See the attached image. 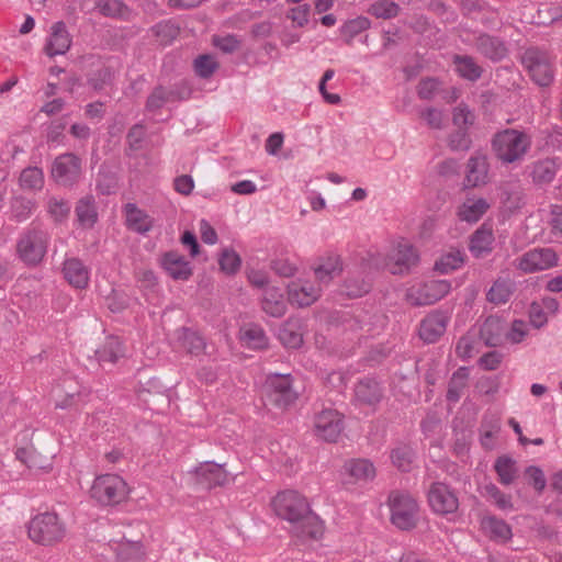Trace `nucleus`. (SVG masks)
Masks as SVG:
<instances>
[{"instance_id": "nucleus-1", "label": "nucleus", "mask_w": 562, "mask_h": 562, "mask_svg": "<svg viewBox=\"0 0 562 562\" xmlns=\"http://www.w3.org/2000/svg\"><path fill=\"white\" fill-rule=\"evenodd\" d=\"M272 507L280 518L292 525L293 532L299 538L317 540L323 536V521L299 492L286 490L278 493L272 499Z\"/></svg>"}, {"instance_id": "nucleus-2", "label": "nucleus", "mask_w": 562, "mask_h": 562, "mask_svg": "<svg viewBox=\"0 0 562 562\" xmlns=\"http://www.w3.org/2000/svg\"><path fill=\"white\" fill-rule=\"evenodd\" d=\"M531 146V137L516 128L497 132L492 139L496 157L504 164H513L524 158Z\"/></svg>"}, {"instance_id": "nucleus-3", "label": "nucleus", "mask_w": 562, "mask_h": 562, "mask_svg": "<svg viewBox=\"0 0 562 562\" xmlns=\"http://www.w3.org/2000/svg\"><path fill=\"white\" fill-rule=\"evenodd\" d=\"M27 535L35 543L53 546L65 538L66 526L56 513L45 512L29 521Z\"/></svg>"}, {"instance_id": "nucleus-4", "label": "nucleus", "mask_w": 562, "mask_h": 562, "mask_svg": "<svg viewBox=\"0 0 562 562\" xmlns=\"http://www.w3.org/2000/svg\"><path fill=\"white\" fill-rule=\"evenodd\" d=\"M520 63L531 80L546 88L554 80V67L548 50L538 46H529L520 55Z\"/></svg>"}, {"instance_id": "nucleus-5", "label": "nucleus", "mask_w": 562, "mask_h": 562, "mask_svg": "<svg viewBox=\"0 0 562 562\" xmlns=\"http://www.w3.org/2000/svg\"><path fill=\"white\" fill-rule=\"evenodd\" d=\"M391 522L403 531L413 530L418 522L419 506L417 501L405 492L393 491L389 495Z\"/></svg>"}, {"instance_id": "nucleus-6", "label": "nucleus", "mask_w": 562, "mask_h": 562, "mask_svg": "<svg viewBox=\"0 0 562 562\" xmlns=\"http://www.w3.org/2000/svg\"><path fill=\"white\" fill-rule=\"evenodd\" d=\"M49 243V234L40 227L25 231L16 243L19 258L29 267L38 266L46 252Z\"/></svg>"}, {"instance_id": "nucleus-7", "label": "nucleus", "mask_w": 562, "mask_h": 562, "mask_svg": "<svg viewBox=\"0 0 562 562\" xmlns=\"http://www.w3.org/2000/svg\"><path fill=\"white\" fill-rule=\"evenodd\" d=\"M126 482L117 474H103L93 481L90 496L102 506H115L127 498Z\"/></svg>"}, {"instance_id": "nucleus-8", "label": "nucleus", "mask_w": 562, "mask_h": 562, "mask_svg": "<svg viewBox=\"0 0 562 562\" xmlns=\"http://www.w3.org/2000/svg\"><path fill=\"white\" fill-rule=\"evenodd\" d=\"M293 383L294 378L290 373H269L263 385L268 401L278 408H288L299 397Z\"/></svg>"}, {"instance_id": "nucleus-9", "label": "nucleus", "mask_w": 562, "mask_h": 562, "mask_svg": "<svg viewBox=\"0 0 562 562\" xmlns=\"http://www.w3.org/2000/svg\"><path fill=\"white\" fill-rule=\"evenodd\" d=\"M427 499L432 512L441 516L454 514L459 508L456 491L443 482L431 483Z\"/></svg>"}, {"instance_id": "nucleus-10", "label": "nucleus", "mask_w": 562, "mask_h": 562, "mask_svg": "<svg viewBox=\"0 0 562 562\" xmlns=\"http://www.w3.org/2000/svg\"><path fill=\"white\" fill-rule=\"evenodd\" d=\"M191 473L193 474L195 485L206 491L223 486L228 482V472L225 469V464L214 461L200 463Z\"/></svg>"}, {"instance_id": "nucleus-11", "label": "nucleus", "mask_w": 562, "mask_h": 562, "mask_svg": "<svg viewBox=\"0 0 562 562\" xmlns=\"http://www.w3.org/2000/svg\"><path fill=\"white\" fill-rule=\"evenodd\" d=\"M384 396L382 383L374 376H363L353 387V398L358 406L375 409Z\"/></svg>"}, {"instance_id": "nucleus-12", "label": "nucleus", "mask_w": 562, "mask_h": 562, "mask_svg": "<svg viewBox=\"0 0 562 562\" xmlns=\"http://www.w3.org/2000/svg\"><path fill=\"white\" fill-rule=\"evenodd\" d=\"M450 290V281L430 280L412 291L408 299L414 306L431 305L445 297Z\"/></svg>"}, {"instance_id": "nucleus-13", "label": "nucleus", "mask_w": 562, "mask_h": 562, "mask_svg": "<svg viewBox=\"0 0 562 562\" xmlns=\"http://www.w3.org/2000/svg\"><path fill=\"white\" fill-rule=\"evenodd\" d=\"M344 429V417L335 409H324L315 417L314 431L327 442H336Z\"/></svg>"}, {"instance_id": "nucleus-14", "label": "nucleus", "mask_w": 562, "mask_h": 562, "mask_svg": "<svg viewBox=\"0 0 562 562\" xmlns=\"http://www.w3.org/2000/svg\"><path fill=\"white\" fill-rule=\"evenodd\" d=\"M475 50L492 63L504 60L509 53L506 42L486 32H476L474 35Z\"/></svg>"}, {"instance_id": "nucleus-15", "label": "nucleus", "mask_w": 562, "mask_h": 562, "mask_svg": "<svg viewBox=\"0 0 562 562\" xmlns=\"http://www.w3.org/2000/svg\"><path fill=\"white\" fill-rule=\"evenodd\" d=\"M559 257L552 248H536L519 258L518 269L525 273H533L558 266Z\"/></svg>"}, {"instance_id": "nucleus-16", "label": "nucleus", "mask_w": 562, "mask_h": 562, "mask_svg": "<svg viewBox=\"0 0 562 562\" xmlns=\"http://www.w3.org/2000/svg\"><path fill=\"white\" fill-rule=\"evenodd\" d=\"M448 321L442 311L428 314L419 324V338L426 344H435L445 334Z\"/></svg>"}, {"instance_id": "nucleus-17", "label": "nucleus", "mask_w": 562, "mask_h": 562, "mask_svg": "<svg viewBox=\"0 0 562 562\" xmlns=\"http://www.w3.org/2000/svg\"><path fill=\"white\" fill-rule=\"evenodd\" d=\"M160 265L173 280L187 281L193 274V269L184 256L170 250L161 256Z\"/></svg>"}, {"instance_id": "nucleus-18", "label": "nucleus", "mask_w": 562, "mask_h": 562, "mask_svg": "<svg viewBox=\"0 0 562 562\" xmlns=\"http://www.w3.org/2000/svg\"><path fill=\"white\" fill-rule=\"evenodd\" d=\"M312 269L318 282L328 284L342 272V259L339 255L327 254L326 256L318 257Z\"/></svg>"}, {"instance_id": "nucleus-19", "label": "nucleus", "mask_w": 562, "mask_h": 562, "mask_svg": "<svg viewBox=\"0 0 562 562\" xmlns=\"http://www.w3.org/2000/svg\"><path fill=\"white\" fill-rule=\"evenodd\" d=\"M391 259L393 260L391 272L393 274H405L417 267L419 255L413 245L405 243L397 245Z\"/></svg>"}, {"instance_id": "nucleus-20", "label": "nucleus", "mask_w": 562, "mask_h": 562, "mask_svg": "<svg viewBox=\"0 0 562 562\" xmlns=\"http://www.w3.org/2000/svg\"><path fill=\"white\" fill-rule=\"evenodd\" d=\"M71 45V37L64 21L54 23L50 27V35L45 45V53L49 57L66 54Z\"/></svg>"}, {"instance_id": "nucleus-21", "label": "nucleus", "mask_w": 562, "mask_h": 562, "mask_svg": "<svg viewBox=\"0 0 562 562\" xmlns=\"http://www.w3.org/2000/svg\"><path fill=\"white\" fill-rule=\"evenodd\" d=\"M506 328V322L503 318L490 315L480 328V338L487 347L502 346Z\"/></svg>"}, {"instance_id": "nucleus-22", "label": "nucleus", "mask_w": 562, "mask_h": 562, "mask_svg": "<svg viewBox=\"0 0 562 562\" xmlns=\"http://www.w3.org/2000/svg\"><path fill=\"white\" fill-rule=\"evenodd\" d=\"M126 227L137 234L145 235L154 226V220L135 203H126L123 207Z\"/></svg>"}, {"instance_id": "nucleus-23", "label": "nucleus", "mask_w": 562, "mask_h": 562, "mask_svg": "<svg viewBox=\"0 0 562 562\" xmlns=\"http://www.w3.org/2000/svg\"><path fill=\"white\" fill-rule=\"evenodd\" d=\"M145 137H146V128L140 123L134 124L128 130L127 135H126V144H127L126 155L130 158V166H133L134 167V171H136L138 173H143V172H146V171L140 169V168H138L136 162L133 164L132 159H134V160L140 159L145 164H147V160H148L147 157H145V156L138 157L137 156V153L140 149H143V147H144Z\"/></svg>"}, {"instance_id": "nucleus-24", "label": "nucleus", "mask_w": 562, "mask_h": 562, "mask_svg": "<svg viewBox=\"0 0 562 562\" xmlns=\"http://www.w3.org/2000/svg\"><path fill=\"white\" fill-rule=\"evenodd\" d=\"M278 339L288 349H299L303 345V323L300 318L290 317L278 330Z\"/></svg>"}, {"instance_id": "nucleus-25", "label": "nucleus", "mask_w": 562, "mask_h": 562, "mask_svg": "<svg viewBox=\"0 0 562 562\" xmlns=\"http://www.w3.org/2000/svg\"><path fill=\"white\" fill-rule=\"evenodd\" d=\"M63 274L76 289H86L89 284V269L79 258H67L63 263Z\"/></svg>"}, {"instance_id": "nucleus-26", "label": "nucleus", "mask_w": 562, "mask_h": 562, "mask_svg": "<svg viewBox=\"0 0 562 562\" xmlns=\"http://www.w3.org/2000/svg\"><path fill=\"white\" fill-rule=\"evenodd\" d=\"M75 214L81 228H93L99 220L94 196L92 194H87L80 198L76 203Z\"/></svg>"}, {"instance_id": "nucleus-27", "label": "nucleus", "mask_w": 562, "mask_h": 562, "mask_svg": "<svg viewBox=\"0 0 562 562\" xmlns=\"http://www.w3.org/2000/svg\"><path fill=\"white\" fill-rule=\"evenodd\" d=\"M372 283L362 272L349 273L339 288V293L348 299L361 297L369 293Z\"/></svg>"}, {"instance_id": "nucleus-28", "label": "nucleus", "mask_w": 562, "mask_h": 562, "mask_svg": "<svg viewBox=\"0 0 562 562\" xmlns=\"http://www.w3.org/2000/svg\"><path fill=\"white\" fill-rule=\"evenodd\" d=\"M494 235L485 224L480 226L470 237L469 249L475 258H482L492 252Z\"/></svg>"}, {"instance_id": "nucleus-29", "label": "nucleus", "mask_w": 562, "mask_h": 562, "mask_svg": "<svg viewBox=\"0 0 562 562\" xmlns=\"http://www.w3.org/2000/svg\"><path fill=\"white\" fill-rule=\"evenodd\" d=\"M467 255L463 250L451 247L442 252L435 261L434 271L448 274L460 269L465 262Z\"/></svg>"}, {"instance_id": "nucleus-30", "label": "nucleus", "mask_w": 562, "mask_h": 562, "mask_svg": "<svg viewBox=\"0 0 562 562\" xmlns=\"http://www.w3.org/2000/svg\"><path fill=\"white\" fill-rule=\"evenodd\" d=\"M261 308L269 316L282 317L286 312V303L281 289L277 286L267 288L261 301Z\"/></svg>"}, {"instance_id": "nucleus-31", "label": "nucleus", "mask_w": 562, "mask_h": 562, "mask_svg": "<svg viewBox=\"0 0 562 562\" xmlns=\"http://www.w3.org/2000/svg\"><path fill=\"white\" fill-rule=\"evenodd\" d=\"M416 459V449L411 443L400 442L391 451L393 465L404 473L413 470Z\"/></svg>"}, {"instance_id": "nucleus-32", "label": "nucleus", "mask_w": 562, "mask_h": 562, "mask_svg": "<svg viewBox=\"0 0 562 562\" xmlns=\"http://www.w3.org/2000/svg\"><path fill=\"white\" fill-rule=\"evenodd\" d=\"M481 526L493 541L505 543L513 537L512 527L496 516L484 517L481 520Z\"/></svg>"}, {"instance_id": "nucleus-33", "label": "nucleus", "mask_w": 562, "mask_h": 562, "mask_svg": "<svg viewBox=\"0 0 562 562\" xmlns=\"http://www.w3.org/2000/svg\"><path fill=\"white\" fill-rule=\"evenodd\" d=\"M452 64L456 72L463 79L475 82L483 75V68L475 61L473 56L454 54Z\"/></svg>"}, {"instance_id": "nucleus-34", "label": "nucleus", "mask_w": 562, "mask_h": 562, "mask_svg": "<svg viewBox=\"0 0 562 562\" xmlns=\"http://www.w3.org/2000/svg\"><path fill=\"white\" fill-rule=\"evenodd\" d=\"M94 355L101 366L105 363L114 364L124 356V347L119 337L109 336L104 344L94 351Z\"/></svg>"}, {"instance_id": "nucleus-35", "label": "nucleus", "mask_w": 562, "mask_h": 562, "mask_svg": "<svg viewBox=\"0 0 562 562\" xmlns=\"http://www.w3.org/2000/svg\"><path fill=\"white\" fill-rule=\"evenodd\" d=\"M178 340L181 346L192 356H199L204 352L206 342L204 337L189 327H181L177 330Z\"/></svg>"}, {"instance_id": "nucleus-36", "label": "nucleus", "mask_w": 562, "mask_h": 562, "mask_svg": "<svg viewBox=\"0 0 562 562\" xmlns=\"http://www.w3.org/2000/svg\"><path fill=\"white\" fill-rule=\"evenodd\" d=\"M515 291V284L509 279L498 278L486 293V300L495 305L505 304Z\"/></svg>"}, {"instance_id": "nucleus-37", "label": "nucleus", "mask_w": 562, "mask_h": 562, "mask_svg": "<svg viewBox=\"0 0 562 562\" xmlns=\"http://www.w3.org/2000/svg\"><path fill=\"white\" fill-rule=\"evenodd\" d=\"M115 72L110 66H101L88 74L87 85L95 92H101L108 87L113 86Z\"/></svg>"}, {"instance_id": "nucleus-38", "label": "nucleus", "mask_w": 562, "mask_h": 562, "mask_svg": "<svg viewBox=\"0 0 562 562\" xmlns=\"http://www.w3.org/2000/svg\"><path fill=\"white\" fill-rule=\"evenodd\" d=\"M289 301L297 304L300 307L310 306L318 297L317 290L313 285H299L291 283L288 285Z\"/></svg>"}, {"instance_id": "nucleus-39", "label": "nucleus", "mask_w": 562, "mask_h": 562, "mask_svg": "<svg viewBox=\"0 0 562 562\" xmlns=\"http://www.w3.org/2000/svg\"><path fill=\"white\" fill-rule=\"evenodd\" d=\"M81 169V160L74 154L58 156L53 165L52 176H77Z\"/></svg>"}, {"instance_id": "nucleus-40", "label": "nucleus", "mask_w": 562, "mask_h": 562, "mask_svg": "<svg viewBox=\"0 0 562 562\" xmlns=\"http://www.w3.org/2000/svg\"><path fill=\"white\" fill-rule=\"evenodd\" d=\"M488 207L490 205L487 201L483 198H480L475 201L464 202L460 207L458 215L461 221H465L468 223H476L486 213Z\"/></svg>"}, {"instance_id": "nucleus-41", "label": "nucleus", "mask_w": 562, "mask_h": 562, "mask_svg": "<svg viewBox=\"0 0 562 562\" xmlns=\"http://www.w3.org/2000/svg\"><path fill=\"white\" fill-rule=\"evenodd\" d=\"M241 340L252 349H262L268 346V337L258 324H248L240 329Z\"/></svg>"}, {"instance_id": "nucleus-42", "label": "nucleus", "mask_w": 562, "mask_h": 562, "mask_svg": "<svg viewBox=\"0 0 562 562\" xmlns=\"http://www.w3.org/2000/svg\"><path fill=\"white\" fill-rule=\"evenodd\" d=\"M345 470L357 481H369L375 476V468L367 459L350 460L345 464Z\"/></svg>"}, {"instance_id": "nucleus-43", "label": "nucleus", "mask_w": 562, "mask_h": 562, "mask_svg": "<svg viewBox=\"0 0 562 562\" xmlns=\"http://www.w3.org/2000/svg\"><path fill=\"white\" fill-rule=\"evenodd\" d=\"M95 8L104 16L128 20L130 8L121 0H97Z\"/></svg>"}, {"instance_id": "nucleus-44", "label": "nucleus", "mask_w": 562, "mask_h": 562, "mask_svg": "<svg viewBox=\"0 0 562 562\" xmlns=\"http://www.w3.org/2000/svg\"><path fill=\"white\" fill-rule=\"evenodd\" d=\"M145 552L139 541L122 542L116 548V562H144Z\"/></svg>"}, {"instance_id": "nucleus-45", "label": "nucleus", "mask_w": 562, "mask_h": 562, "mask_svg": "<svg viewBox=\"0 0 562 562\" xmlns=\"http://www.w3.org/2000/svg\"><path fill=\"white\" fill-rule=\"evenodd\" d=\"M516 462L509 456H501L494 463V469L498 475L499 482L504 485H509L514 482L516 476Z\"/></svg>"}, {"instance_id": "nucleus-46", "label": "nucleus", "mask_w": 562, "mask_h": 562, "mask_svg": "<svg viewBox=\"0 0 562 562\" xmlns=\"http://www.w3.org/2000/svg\"><path fill=\"white\" fill-rule=\"evenodd\" d=\"M170 102L172 101L169 95L167 87L158 85L151 90V92L147 97L145 103V111L149 113H156L157 111L162 109L165 104Z\"/></svg>"}, {"instance_id": "nucleus-47", "label": "nucleus", "mask_w": 562, "mask_h": 562, "mask_svg": "<svg viewBox=\"0 0 562 562\" xmlns=\"http://www.w3.org/2000/svg\"><path fill=\"white\" fill-rule=\"evenodd\" d=\"M161 44H170L180 33L179 26L171 20L161 21L150 29Z\"/></svg>"}, {"instance_id": "nucleus-48", "label": "nucleus", "mask_w": 562, "mask_h": 562, "mask_svg": "<svg viewBox=\"0 0 562 562\" xmlns=\"http://www.w3.org/2000/svg\"><path fill=\"white\" fill-rule=\"evenodd\" d=\"M218 265L224 273L234 276L240 269L241 258L234 249L225 248L218 257Z\"/></svg>"}, {"instance_id": "nucleus-49", "label": "nucleus", "mask_w": 562, "mask_h": 562, "mask_svg": "<svg viewBox=\"0 0 562 562\" xmlns=\"http://www.w3.org/2000/svg\"><path fill=\"white\" fill-rule=\"evenodd\" d=\"M371 23L366 16H357L356 19L349 20L344 23L340 29L342 36L346 38L348 45L351 44L352 40L361 32L368 30Z\"/></svg>"}, {"instance_id": "nucleus-50", "label": "nucleus", "mask_w": 562, "mask_h": 562, "mask_svg": "<svg viewBox=\"0 0 562 562\" xmlns=\"http://www.w3.org/2000/svg\"><path fill=\"white\" fill-rule=\"evenodd\" d=\"M369 12L379 19H392L400 12V5L390 0H378L371 4Z\"/></svg>"}, {"instance_id": "nucleus-51", "label": "nucleus", "mask_w": 562, "mask_h": 562, "mask_svg": "<svg viewBox=\"0 0 562 562\" xmlns=\"http://www.w3.org/2000/svg\"><path fill=\"white\" fill-rule=\"evenodd\" d=\"M561 167L560 158L548 157L533 162L530 176H554Z\"/></svg>"}, {"instance_id": "nucleus-52", "label": "nucleus", "mask_w": 562, "mask_h": 562, "mask_svg": "<svg viewBox=\"0 0 562 562\" xmlns=\"http://www.w3.org/2000/svg\"><path fill=\"white\" fill-rule=\"evenodd\" d=\"M217 68L218 64L211 55H200L194 60V70L203 79L210 78Z\"/></svg>"}, {"instance_id": "nucleus-53", "label": "nucleus", "mask_w": 562, "mask_h": 562, "mask_svg": "<svg viewBox=\"0 0 562 562\" xmlns=\"http://www.w3.org/2000/svg\"><path fill=\"white\" fill-rule=\"evenodd\" d=\"M485 492L491 497L499 509H513V503L509 495L503 493L495 484L490 483L485 486Z\"/></svg>"}, {"instance_id": "nucleus-54", "label": "nucleus", "mask_w": 562, "mask_h": 562, "mask_svg": "<svg viewBox=\"0 0 562 562\" xmlns=\"http://www.w3.org/2000/svg\"><path fill=\"white\" fill-rule=\"evenodd\" d=\"M486 3L484 0H461L460 11L463 16L476 21L481 11L486 10Z\"/></svg>"}, {"instance_id": "nucleus-55", "label": "nucleus", "mask_w": 562, "mask_h": 562, "mask_svg": "<svg viewBox=\"0 0 562 562\" xmlns=\"http://www.w3.org/2000/svg\"><path fill=\"white\" fill-rule=\"evenodd\" d=\"M440 81L437 78L428 77L422 79L417 86V94L423 100H431L439 91Z\"/></svg>"}, {"instance_id": "nucleus-56", "label": "nucleus", "mask_w": 562, "mask_h": 562, "mask_svg": "<svg viewBox=\"0 0 562 562\" xmlns=\"http://www.w3.org/2000/svg\"><path fill=\"white\" fill-rule=\"evenodd\" d=\"M471 146V138L467 128H458L449 136V147L452 150H468Z\"/></svg>"}, {"instance_id": "nucleus-57", "label": "nucleus", "mask_w": 562, "mask_h": 562, "mask_svg": "<svg viewBox=\"0 0 562 562\" xmlns=\"http://www.w3.org/2000/svg\"><path fill=\"white\" fill-rule=\"evenodd\" d=\"M525 475L528 477V483L532 485L539 494L543 492L547 480L544 477L543 471L540 468L536 465H529L525 470Z\"/></svg>"}, {"instance_id": "nucleus-58", "label": "nucleus", "mask_w": 562, "mask_h": 562, "mask_svg": "<svg viewBox=\"0 0 562 562\" xmlns=\"http://www.w3.org/2000/svg\"><path fill=\"white\" fill-rule=\"evenodd\" d=\"M475 387L480 393L488 396L495 395L501 387V378L495 376H482L477 380Z\"/></svg>"}, {"instance_id": "nucleus-59", "label": "nucleus", "mask_w": 562, "mask_h": 562, "mask_svg": "<svg viewBox=\"0 0 562 562\" xmlns=\"http://www.w3.org/2000/svg\"><path fill=\"white\" fill-rule=\"evenodd\" d=\"M474 114L464 104H459L453 110L452 121L459 128H465L468 125H472L474 123Z\"/></svg>"}, {"instance_id": "nucleus-60", "label": "nucleus", "mask_w": 562, "mask_h": 562, "mask_svg": "<svg viewBox=\"0 0 562 562\" xmlns=\"http://www.w3.org/2000/svg\"><path fill=\"white\" fill-rule=\"evenodd\" d=\"M270 268L276 274L282 278H291L297 271L296 266L291 263L289 259L284 258H277L271 260Z\"/></svg>"}, {"instance_id": "nucleus-61", "label": "nucleus", "mask_w": 562, "mask_h": 562, "mask_svg": "<svg viewBox=\"0 0 562 562\" xmlns=\"http://www.w3.org/2000/svg\"><path fill=\"white\" fill-rule=\"evenodd\" d=\"M172 102L188 100L191 97L192 90L186 80H180L167 87Z\"/></svg>"}, {"instance_id": "nucleus-62", "label": "nucleus", "mask_w": 562, "mask_h": 562, "mask_svg": "<svg viewBox=\"0 0 562 562\" xmlns=\"http://www.w3.org/2000/svg\"><path fill=\"white\" fill-rule=\"evenodd\" d=\"M528 314L530 324L535 328L540 329L547 325L548 317L540 303L536 301L531 302V304L529 305Z\"/></svg>"}, {"instance_id": "nucleus-63", "label": "nucleus", "mask_w": 562, "mask_h": 562, "mask_svg": "<svg viewBox=\"0 0 562 562\" xmlns=\"http://www.w3.org/2000/svg\"><path fill=\"white\" fill-rule=\"evenodd\" d=\"M503 353L496 350L488 351L480 357L477 360V364L480 368L487 370V371H494L498 369L503 361Z\"/></svg>"}, {"instance_id": "nucleus-64", "label": "nucleus", "mask_w": 562, "mask_h": 562, "mask_svg": "<svg viewBox=\"0 0 562 562\" xmlns=\"http://www.w3.org/2000/svg\"><path fill=\"white\" fill-rule=\"evenodd\" d=\"M49 212L57 222H63L70 212V205L65 200H53L49 202Z\"/></svg>"}]
</instances>
